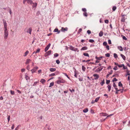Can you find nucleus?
<instances>
[{"mask_svg":"<svg viewBox=\"0 0 130 130\" xmlns=\"http://www.w3.org/2000/svg\"><path fill=\"white\" fill-rule=\"evenodd\" d=\"M4 26V37L5 39H6L8 35V30L7 29V25L6 20L4 19L2 20Z\"/></svg>","mask_w":130,"mask_h":130,"instance_id":"obj_1","label":"nucleus"},{"mask_svg":"<svg viewBox=\"0 0 130 130\" xmlns=\"http://www.w3.org/2000/svg\"><path fill=\"white\" fill-rule=\"evenodd\" d=\"M65 82V81L64 80L62 79H61L57 80L56 82V83L58 84H59L61 83H64Z\"/></svg>","mask_w":130,"mask_h":130,"instance_id":"obj_2","label":"nucleus"},{"mask_svg":"<svg viewBox=\"0 0 130 130\" xmlns=\"http://www.w3.org/2000/svg\"><path fill=\"white\" fill-rule=\"evenodd\" d=\"M38 69V67L37 66H35L31 70V71L32 73L35 72Z\"/></svg>","mask_w":130,"mask_h":130,"instance_id":"obj_3","label":"nucleus"},{"mask_svg":"<svg viewBox=\"0 0 130 130\" xmlns=\"http://www.w3.org/2000/svg\"><path fill=\"white\" fill-rule=\"evenodd\" d=\"M103 66L100 67L99 68L97 69L95 71L96 72H98L101 71L103 69Z\"/></svg>","mask_w":130,"mask_h":130,"instance_id":"obj_4","label":"nucleus"},{"mask_svg":"<svg viewBox=\"0 0 130 130\" xmlns=\"http://www.w3.org/2000/svg\"><path fill=\"white\" fill-rule=\"evenodd\" d=\"M68 30V28L67 27L64 28L63 27H62L60 30V31L63 32L65 31H67Z\"/></svg>","mask_w":130,"mask_h":130,"instance_id":"obj_5","label":"nucleus"},{"mask_svg":"<svg viewBox=\"0 0 130 130\" xmlns=\"http://www.w3.org/2000/svg\"><path fill=\"white\" fill-rule=\"evenodd\" d=\"M93 76L95 77L94 79L95 80L98 79L99 77V75L96 74H93Z\"/></svg>","mask_w":130,"mask_h":130,"instance_id":"obj_6","label":"nucleus"},{"mask_svg":"<svg viewBox=\"0 0 130 130\" xmlns=\"http://www.w3.org/2000/svg\"><path fill=\"white\" fill-rule=\"evenodd\" d=\"M125 15V14L122 15V18H121V21L122 22H124L125 19H126V18H125L124 17V16ZM126 16V15H125Z\"/></svg>","mask_w":130,"mask_h":130,"instance_id":"obj_7","label":"nucleus"},{"mask_svg":"<svg viewBox=\"0 0 130 130\" xmlns=\"http://www.w3.org/2000/svg\"><path fill=\"white\" fill-rule=\"evenodd\" d=\"M32 29L31 27H30L28 29L27 31V32L29 33L30 35L31 34V32L32 31Z\"/></svg>","mask_w":130,"mask_h":130,"instance_id":"obj_8","label":"nucleus"},{"mask_svg":"<svg viewBox=\"0 0 130 130\" xmlns=\"http://www.w3.org/2000/svg\"><path fill=\"white\" fill-rule=\"evenodd\" d=\"M60 31V30H59L57 28H55L53 32H57L58 34H59Z\"/></svg>","mask_w":130,"mask_h":130,"instance_id":"obj_9","label":"nucleus"},{"mask_svg":"<svg viewBox=\"0 0 130 130\" xmlns=\"http://www.w3.org/2000/svg\"><path fill=\"white\" fill-rule=\"evenodd\" d=\"M31 60L30 59H28L26 60V62L25 63L26 64H28L31 62Z\"/></svg>","mask_w":130,"mask_h":130,"instance_id":"obj_10","label":"nucleus"},{"mask_svg":"<svg viewBox=\"0 0 130 130\" xmlns=\"http://www.w3.org/2000/svg\"><path fill=\"white\" fill-rule=\"evenodd\" d=\"M100 115L101 116L104 117L108 115V114L107 113L103 112L100 113Z\"/></svg>","mask_w":130,"mask_h":130,"instance_id":"obj_11","label":"nucleus"},{"mask_svg":"<svg viewBox=\"0 0 130 130\" xmlns=\"http://www.w3.org/2000/svg\"><path fill=\"white\" fill-rule=\"evenodd\" d=\"M56 69L55 68H51L50 69V70L51 72H53L56 71Z\"/></svg>","mask_w":130,"mask_h":130,"instance_id":"obj_12","label":"nucleus"},{"mask_svg":"<svg viewBox=\"0 0 130 130\" xmlns=\"http://www.w3.org/2000/svg\"><path fill=\"white\" fill-rule=\"evenodd\" d=\"M27 3L28 4H30V5H32L33 3L32 1L31 0H27Z\"/></svg>","mask_w":130,"mask_h":130,"instance_id":"obj_13","label":"nucleus"},{"mask_svg":"<svg viewBox=\"0 0 130 130\" xmlns=\"http://www.w3.org/2000/svg\"><path fill=\"white\" fill-rule=\"evenodd\" d=\"M40 82L43 84H44V83H45L46 82V80L45 79H42L40 81Z\"/></svg>","mask_w":130,"mask_h":130,"instance_id":"obj_14","label":"nucleus"},{"mask_svg":"<svg viewBox=\"0 0 130 130\" xmlns=\"http://www.w3.org/2000/svg\"><path fill=\"white\" fill-rule=\"evenodd\" d=\"M32 4H33V5L32 6V7L33 8L36 7H37V3H33Z\"/></svg>","mask_w":130,"mask_h":130,"instance_id":"obj_15","label":"nucleus"},{"mask_svg":"<svg viewBox=\"0 0 130 130\" xmlns=\"http://www.w3.org/2000/svg\"><path fill=\"white\" fill-rule=\"evenodd\" d=\"M111 86L110 85H108L107 86V87L108 88V90L109 91H110L111 90Z\"/></svg>","mask_w":130,"mask_h":130,"instance_id":"obj_16","label":"nucleus"},{"mask_svg":"<svg viewBox=\"0 0 130 130\" xmlns=\"http://www.w3.org/2000/svg\"><path fill=\"white\" fill-rule=\"evenodd\" d=\"M88 48L87 47L85 46L83 47L81 49V50H86Z\"/></svg>","mask_w":130,"mask_h":130,"instance_id":"obj_17","label":"nucleus"},{"mask_svg":"<svg viewBox=\"0 0 130 130\" xmlns=\"http://www.w3.org/2000/svg\"><path fill=\"white\" fill-rule=\"evenodd\" d=\"M113 87H114L115 89L116 90H117L118 88H117V86L116 85L115 83H113Z\"/></svg>","mask_w":130,"mask_h":130,"instance_id":"obj_18","label":"nucleus"},{"mask_svg":"<svg viewBox=\"0 0 130 130\" xmlns=\"http://www.w3.org/2000/svg\"><path fill=\"white\" fill-rule=\"evenodd\" d=\"M130 71L129 70H127V73L126 74L125 76H127V75H130V73H129Z\"/></svg>","mask_w":130,"mask_h":130,"instance_id":"obj_19","label":"nucleus"},{"mask_svg":"<svg viewBox=\"0 0 130 130\" xmlns=\"http://www.w3.org/2000/svg\"><path fill=\"white\" fill-rule=\"evenodd\" d=\"M103 35V32L102 31H101L99 34V36L100 37L102 36Z\"/></svg>","mask_w":130,"mask_h":130,"instance_id":"obj_20","label":"nucleus"},{"mask_svg":"<svg viewBox=\"0 0 130 130\" xmlns=\"http://www.w3.org/2000/svg\"><path fill=\"white\" fill-rule=\"evenodd\" d=\"M120 55L123 60H125L126 59L124 55L122 54H121Z\"/></svg>","mask_w":130,"mask_h":130,"instance_id":"obj_21","label":"nucleus"},{"mask_svg":"<svg viewBox=\"0 0 130 130\" xmlns=\"http://www.w3.org/2000/svg\"><path fill=\"white\" fill-rule=\"evenodd\" d=\"M88 109L87 108H86V109H84L83 110V112L84 113H86L88 112Z\"/></svg>","mask_w":130,"mask_h":130,"instance_id":"obj_22","label":"nucleus"},{"mask_svg":"<svg viewBox=\"0 0 130 130\" xmlns=\"http://www.w3.org/2000/svg\"><path fill=\"white\" fill-rule=\"evenodd\" d=\"M103 57L102 56H101L100 57H98L97 56H96L95 58L97 60H101V59L103 58Z\"/></svg>","mask_w":130,"mask_h":130,"instance_id":"obj_23","label":"nucleus"},{"mask_svg":"<svg viewBox=\"0 0 130 130\" xmlns=\"http://www.w3.org/2000/svg\"><path fill=\"white\" fill-rule=\"evenodd\" d=\"M118 48L120 51H123V48L121 46H118Z\"/></svg>","mask_w":130,"mask_h":130,"instance_id":"obj_24","label":"nucleus"},{"mask_svg":"<svg viewBox=\"0 0 130 130\" xmlns=\"http://www.w3.org/2000/svg\"><path fill=\"white\" fill-rule=\"evenodd\" d=\"M54 84V83L53 82L50 83V85H49V87H51L52 86H53Z\"/></svg>","mask_w":130,"mask_h":130,"instance_id":"obj_25","label":"nucleus"},{"mask_svg":"<svg viewBox=\"0 0 130 130\" xmlns=\"http://www.w3.org/2000/svg\"><path fill=\"white\" fill-rule=\"evenodd\" d=\"M25 78L27 80H28V79H29V77L28 76L27 74L26 73L25 74Z\"/></svg>","mask_w":130,"mask_h":130,"instance_id":"obj_26","label":"nucleus"},{"mask_svg":"<svg viewBox=\"0 0 130 130\" xmlns=\"http://www.w3.org/2000/svg\"><path fill=\"white\" fill-rule=\"evenodd\" d=\"M100 98V97H98L94 101H95V102H97L99 100V99Z\"/></svg>","mask_w":130,"mask_h":130,"instance_id":"obj_27","label":"nucleus"},{"mask_svg":"<svg viewBox=\"0 0 130 130\" xmlns=\"http://www.w3.org/2000/svg\"><path fill=\"white\" fill-rule=\"evenodd\" d=\"M29 52L28 51H27L25 53V55H24V57L26 56L28 54Z\"/></svg>","mask_w":130,"mask_h":130,"instance_id":"obj_28","label":"nucleus"},{"mask_svg":"<svg viewBox=\"0 0 130 130\" xmlns=\"http://www.w3.org/2000/svg\"><path fill=\"white\" fill-rule=\"evenodd\" d=\"M114 57L115 58H117L118 56L117 54L116 53H114L113 54Z\"/></svg>","mask_w":130,"mask_h":130,"instance_id":"obj_29","label":"nucleus"},{"mask_svg":"<svg viewBox=\"0 0 130 130\" xmlns=\"http://www.w3.org/2000/svg\"><path fill=\"white\" fill-rule=\"evenodd\" d=\"M74 47L71 46H70V50H71L73 51L74 49Z\"/></svg>","mask_w":130,"mask_h":130,"instance_id":"obj_30","label":"nucleus"},{"mask_svg":"<svg viewBox=\"0 0 130 130\" xmlns=\"http://www.w3.org/2000/svg\"><path fill=\"white\" fill-rule=\"evenodd\" d=\"M118 86L119 87H122L123 85L121 83V82H120L118 83Z\"/></svg>","mask_w":130,"mask_h":130,"instance_id":"obj_31","label":"nucleus"},{"mask_svg":"<svg viewBox=\"0 0 130 130\" xmlns=\"http://www.w3.org/2000/svg\"><path fill=\"white\" fill-rule=\"evenodd\" d=\"M83 55L84 56L87 57H89V54L87 53H84L83 54Z\"/></svg>","mask_w":130,"mask_h":130,"instance_id":"obj_32","label":"nucleus"},{"mask_svg":"<svg viewBox=\"0 0 130 130\" xmlns=\"http://www.w3.org/2000/svg\"><path fill=\"white\" fill-rule=\"evenodd\" d=\"M90 61V60H82V62H88Z\"/></svg>","mask_w":130,"mask_h":130,"instance_id":"obj_33","label":"nucleus"},{"mask_svg":"<svg viewBox=\"0 0 130 130\" xmlns=\"http://www.w3.org/2000/svg\"><path fill=\"white\" fill-rule=\"evenodd\" d=\"M104 79L100 83V84L102 86L103 84H104Z\"/></svg>","mask_w":130,"mask_h":130,"instance_id":"obj_34","label":"nucleus"},{"mask_svg":"<svg viewBox=\"0 0 130 130\" xmlns=\"http://www.w3.org/2000/svg\"><path fill=\"white\" fill-rule=\"evenodd\" d=\"M63 73L64 74L65 76H66L69 79H70V77L68 76V75L66 73Z\"/></svg>","mask_w":130,"mask_h":130,"instance_id":"obj_35","label":"nucleus"},{"mask_svg":"<svg viewBox=\"0 0 130 130\" xmlns=\"http://www.w3.org/2000/svg\"><path fill=\"white\" fill-rule=\"evenodd\" d=\"M105 56L106 57H109L110 56V54L109 53H107L105 54Z\"/></svg>","mask_w":130,"mask_h":130,"instance_id":"obj_36","label":"nucleus"},{"mask_svg":"<svg viewBox=\"0 0 130 130\" xmlns=\"http://www.w3.org/2000/svg\"><path fill=\"white\" fill-rule=\"evenodd\" d=\"M55 76V74L54 73H52V74H50L49 75V76L50 77L53 76Z\"/></svg>","mask_w":130,"mask_h":130,"instance_id":"obj_37","label":"nucleus"},{"mask_svg":"<svg viewBox=\"0 0 130 130\" xmlns=\"http://www.w3.org/2000/svg\"><path fill=\"white\" fill-rule=\"evenodd\" d=\"M55 74V75H58L59 73V72L58 71H56L54 73Z\"/></svg>","mask_w":130,"mask_h":130,"instance_id":"obj_38","label":"nucleus"},{"mask_svg":"<svg viewBox=\"0 0 130 130\" xmlns=\"http://www.w3.org/2000/svg\"><path fill=\"white\" fill-rule=\"evenodd\" d=\"M10 93L11 94L13 95L14 94V91L10 90Z\"/></svg>","mask_w":130,"mask_h":130,"instance_id":"obj_39","label":"nucleus"},{"mask_svg":"<svg viewBox=\"0 0 130 130\" xmlns=\"http://www.w3.org/2000/svg\"><path fill=\"white\" fill-rule=\"evenodd\" d=\"M116 8H117V7H116V6H113L112 8V10L113 11H115L116 9Z\"/></svg>","mask_w":130,"mask_h":130,"instance_id":"obj_40","label":"nucleus"},{"mask_svg":"<svg viewBox=\"0 0 130 130\" xmlns=\"http://www.w3.org/2000/svg\"><path fill=\"white\" fill-rule=\"evenodd\" d=\"M54 56L55 57H57L59 56V54L58 53H55L54 55Z\"/></svg>","mask_w":130,"mask_h":130,"instance_id":"obj_41","label":"nucleus"},{"mask_svg":"<svg viewBox=\"0 0 130 130\" xmlns=\"http://www.w3.org/2000/svg\"><path fill=\"white\" fill-rule=\"evenodd\" d=\"M51 50L49 51L48 52H46L48 55H50L51 54Z\"/></svg>","mask_w":130,"mask_h":130,"instance_id":"obj_42","label":"nucleus"},{"mask_svg":"<svg viewBox=\"0 0 130 130\" xmlns=\"http://www.w3.org/2000/svg\"><path fill=\"white\" fill-rule=\"evenodd\" d=\"M73 51L75 52H78L79 51L77 48H74V50H73Z\"/></svg>","mask_w":130,"mask_h":130,"instance_id":"obj_43","label":"nucleus"},{"mask_svg":"<svg viewBox=\"0 0 130 130\" xmlns=\"http://www.w3.org/2000/svg\"><path fill=\"white\" fill-rule=\"evenodd\" d=\"M83 15L84 16L87 17L88 16V14L86 12H84L83 14Z\"/></svg>","mask_w":130,"mask_h":130,"instance_id":"obj_44","label":"nucleus"},{"mask_svg":"<svg viewBox=\"0 0 130 130\" xmlns=\"http://www.w3.org/2000/svg\"><path fill=\"white\" fill-rule=\"evenodd\" d=\"M82 10L84 12H86L87 11L86 9L85 8H83L82 9Z\"/></svg>","mask_w":130,"mask_h":130,"instance_id":"obj_45","label":"nucleus"},{"mask_svg":"<svg viewBox=\"0 0 130 130\" xmlns=\"http://www.w3.org/2000/svg\"><path fill=\"white\" fill-rule=\"evenodd\" d=\"M89 42L91 43H93L94 42V41L93 39H90L89 40Z\"/></svg>","mask_w":130,"mask_h":130,"instance_id":"obj_46","label":"nucleus"},{"mask_svg":"<svg viewBox=\"0 0 130 130\" xmlns=\"http://www.w3.org/2000/svg\"><path fill=\"white\" fill-rule=\"evenodd\" d=\"M79 80L80 81H82L83 80V78L82 77H80L78 78Z\"/></svg>","mask_w":130,"mask_h":130,"instance_id":"obj_47","label":"nucleus"},{"mask_svg":"<svg viewBox=\"0 0 130 130\" xmlns=\"http://www.w3.org/2000/svg\"><path fill=\"white\" fill-rule=\"evenodd\" d=\"M82 69L84 71H85L86 68L84 66H82Z\"/></svg>","mask_w":130,"mask_h":130,"instance_id":"obj_48","label":"nucleus"},{"mask_svg":"<svg viewBox=\"0 0 130 130\" xmlns=\"http://www.w3.org/2000/svg\"><path fill=\"white\" fill-rule=\"evenodd\" d=\"M9 11L10 14L11 15L12 14L11 10L10 8H9Z\"/></svg>","mask_w":130,"mask_h":130,"instance_id":"obj_49","label":"nucleus"},{"mask_svg":"<svg viewBox=\"0 0 130 130\" xmlns=\"http://www.w3.org/2000/svg\"><path fill=\"white\" fill-rule=\"evenodd\" d=\"M120 90H121V89L118 90V89H117V90H116V92H115L116 94H117L118 93V92L120 91Z\"/></svg>","mask_w":130,"mask_h":130,"instance_id":"obj_50","label":"nucleus"},{"mask_svg":"<svg viewBox=\"0 0 130 130\" xmlns=\"http://www.w3.org/2000/svg\"><path fill=\"white\" fill-rule=\"evenodd\" d=\"M76 70H75V71H74V76L75 77L77 78V76L76 75L77 73H76Z\"/></svg>","mask_w":130,"mask_h":130,"instance_id":"obj_51","label":"nucleus"},{"mask_svg":"<svg viewBox=\"0 0 130 130\" xmlns=\"http://www.w3.org/2000/svg\"><path fill=\"white\" fill-rule=\"evenodd\" d=\"M82 30V29L81 28H80L78 30V31L77 32V34H79L80 32Z\"/></svg>","mask_w":130,"mask_h":130,"instance_id":"obj_52","label":"nucleus"},{"mask_svg":"<svg viewBox=\"0 0 130 130\" xmlns=\"http://www.w3.org/2000/svg\"><path fill=\"white\" fill-rule=\"evenodd\" d=\"M50 46H51V43H49L47 45V46H46V47L47 48H48V49L50 47Z\"/></svg>","mask_w":130,"mask_h":130,"instance_id":"obj_53","label":"nucleus"},{"mask_svg":"<svg viewBox=\"0 0 130 130\" xmlns=\"http://www.w3.org/2000/svg\"><path fill=\"white\" fill-rule=\"evenodd\" d=\"M107 43L106 42H104L103 43V45L104 46L107 45Z\"/></svg>","mask_w":130,"mask_h":130,"instance_id":"obj_54","label":"nucleus"},{"mask_svg":"<svg viewBox=\"0 0 130 130\" xmlns=\"http://www.w3.org/2000/svg\"><path fill=\"white\" fill-rule=\"evenodd\" d=\"M38 82H34V84L33 85V86H36Z\"/></svg>","mask_w":130,"mask_h":130,"instance_id":"obj_55","label":"nucleus"},{"mask_svg":"<svg viewBox=\"0 0 130 130\" xmlns=\"http://www.w3.org/2000/svg\"><path fill=\"white\" fill-rule=\"evenodd\" d=\"M123 66H124V64H122L119 65H118V66L119 68H120L123 67Z\"/></svg>","mask_w":130,"mask_h":130,"instance_id":"obj_56","label":"nucleus"},{"mask_svg":"<svg viewBox=\"0 0 130 130\" xmlns=\"http://www.w3.org/2000/svg\"><path fill=\"white\" fill-rule=\"evenodd\" d=\"M56 62L57 64H59L60 63V61L58 59L56 60Z\"/></svg>","mask_w":130,"mask_h":130,"instance_id":"obj_57","label":"nucleus"},{"mask_svg":"<svg viewBox=\"0 0 130 130\" xmlns=\"http://www.w3.org/2000/svg\"><path fill=\"white\" fill-rule=\"evenodd\" d=\"M10 116H8L7 117V120H8V122H9L10 120Z\"/></svg>","mask_w":130,"mask_h":130,"instance_id":"obj_58","label":"nucleus"},{"mask_svg":"<svg viewBox=\"0 0 130 130\" xmlns=\"http://www.w3.org/2000/svg\"><path fill=\"white\" fill-rule=\"evenodd\" d=\"M69 90H70V91H71V92H72V91L74 92L75 91V90L73 89H72V90L70 89H69Z\"/></svg>","mask_w":130,"mask_h":130,"instance_id":"obj_59","label":"nucleus"},{"mask_svg":"<svg viewBox=\"0 0 130 130\" xmlns=\"http://www.w3.org/2000/svg\"><path fill=\"white\" fill-rule=\"evenodd\" d=\"M110 80H107L106 81V84H108L110 82Z\"/></svg>","mask_w":130,"mask_h":130,"instance_id":"obj_60","label":"nucleus"},{"mask_svg":"<svg viewBox=\"0 0 130 130\" xmlns=\"http://www.w3.org/2000/svg\"><path fill=\"white\" fill-rule=\"evenodd\" d=\"M87 32L88 34H90L91 33V31L89 30H88L87 31Z\"/></svg>","mask_w":130,"mask_h":130,"instance_id":"obj_61","label":"nucleus"},{"mask_svg":"<svg viewBox=\"0 0 130 130\" xmlns=\"http://www.w3.org/2000/svg\"><path fill=\"white\" fill-rule=\"evenodd\" d=\"M29 65L28 64L27 65V66L26 68V69L28 70H29L30 69V68H29Z\"/></svg>","mask_w":130,"mask_h":130,"instance_id":"obj_62","label":"nucleus"},{"mask_svg":"<svg viewBox=\"0 0 130 130\" xmlns=\"http://www.w3.org/2000/svg\"><path fill=\"white\" fill-rule=\"evenodd\" d=\"M106 48L108 50L109 49V46L108 45H107L106 47Z\"/></svg>","mask_w":130,"mask_h":130,"instance_id":"obj_63","label":"nucleus"},{"mask_svg":"<svg viewBox=\"0 0 130 130\" xmlns=\"http://www.w3.org/2000/svg\"><path fill=\"white\" fill-rule=\"evenodd\" d=\"M123 40H127V38H126V37L125 36H123Z\"/></svg>","mask_w":130,"mask_h":130,"instance_id":"obj_64","label":"nucleus"}]
</instances>
